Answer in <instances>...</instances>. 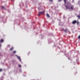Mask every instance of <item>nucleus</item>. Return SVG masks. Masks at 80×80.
Masks as SVG:
<instances>
[{"mask_svg":"<svg viewBox=\"0 0 80 80\" xmlns=\"http://www.w3.org/2000/svg\"><path fill=\"white\" fill-rule=\"evenodd\" d=\"M41 14H42V15L43 14V12H39L38 13V17H40V15H41Z\"/></svg>","mask_w":80,"mask_h":80,"instance_id":"1","label":"nucleus"},{"mask_svg":"<svg viewBox=\"0 0 80 80\" xmlns=\"http://www.w3.org/2000/svg\"><path fill=\"white\" fill-rule=\"evenodd\" d=\"M70 8V9H71V10H73V9H74V7H73V5H71L70 7V8Z\"/></svg>","mask_w":80,"mask_h":80,"instance_id":"2","label":"nucleus"},{"mask_svg":"<svg viewBox=\"0 0 80 80\" xmlns=\"http://www.w3.org/2000/svg\"><path fill=\"white\" fill-rule=\"evenodd\" d=\"M77 22V21H76V20H75L74 21H73L72 22V23L74 24H75V23H76Z\"/></svg>","mask_w":80,"mask_h":80,"instance_id":"3","label":"nucleus"},{"mask_svg":"<svg viewBox=\"0 0 80 80\" xmlns=\"http://www.w3.org/2000/svg\"><path fill=\"white\" fill-rule=\"evenodd\" d=\"M65 7L67 8V9H70V8H69V6H68V5H66L65 6Z\"/></svg>","mask_w":80,"mask_h":80,"instance_id":"4","label":"nucleus"},{"mask_svg":"<svg viewBox=\"0 0 80 80\" xmlns=\"http://www.w3.org/2000/svg\"><path fill=\"white\" fill-rule=\"evenodd\" d=\"M46 16L47 17H48V18H50V15H49V14H46Z\"/></svg>","mask_w":80,"mask_h":80,"instance_id":"5","label":"nucleus"},{"mask_svg":"<svg viewBox=\"0 0 80 80\" xmlns=\"http://www.w3.org/2000/svg\"><path fill=\"white\" fill-rule=\"evenodd\" d=\"M13 50V48L12 47L9 50L10 51H12Z\"/></svg>","mask_w":80,"mask_h":80,"instance_id":"6","label":"nucleus"},{"mask_svg":"<svg viewBox=\"0 0 80 80\" xmlns=\"http://www.w3.org/2000/svg\"><path fill=\"white\" fill-rule=\"evenodd\" d=\"M76 23L77 24V25H78L79 24V23H80V22H79L78 21H76Z\"/></svg>","mask_w":80,"mask_h":80,"instance_id":"7","label":"nucleus"},{"mask_svg":"<svg viewBox=\"0 0 80 80\" xmlns=\"http://www.w3.org/2000/svg\"><path fill=\"white\" fill-rule=\"evenodd\" d=\"M18 59H19V60H20V62H21V59H20V58L19 57H18Z\"/></svg>","mask_w":80,"mask_h":80,"instance_id":"8","label":"nucleus"},{"mask_svg":"<svg viewBox=\"0 0 80 80\" xmlns=\"http://www.w3.org/2000/svg\"><path fill=\"white\" fill-rule=\"evenodd\" d=\"M2 9H3L4 10H5V8L4 6H2Z\"/></svg>","mask_w":80,"mask_h":80,"instance_id":"9","label":"nucleus"},{"mask_svg":"<svg viewBox=\"0 0 80 80\" xmlns=\"http://www.w3.org/2000/svg\"><path fill=\"white\" fill-rule=\"evenodd\" d=\"M63 31H64L65 32H67V29H66V30H64V29H63Z\"/></svg>","mask_w":80,"mask_h":80,"instance_id":"10","label":"nucleus"},{"mask_svg":"<svg viewBox=\"0 0 80 80\" xmlns=\"http://www.w3.org/2000/svg\"><path fill=\"white\" fill-rule=\"evenodd\" d=\"M0 42H3V39H1Z\"/></svg>","mask_w":80,"mask_h":80,"instance_id":"11","label":"nucleus"},{"mask_svg":"<svg viewBox=\"0 0 80 80\" xmlns=\"http://www.w3.org/2000/svg\"><path fill=\"white\" fill-rule=\"evenodd\" d=\"M67 2V0H64V2L65 3H66Z\"/></svg>","mask_w":80,"mask_h":80,"instance_id":"12","label":"nucleus"},{"mask_svg":"<svg viewBox=\"0 0 80 80\" xmlns=\"http://www.w3.org/2000/svg\"><path fill=\"white\" fill-rule=\"evenodd\" d=\"M16 52H16V51H13V53H16Z\"/></svg>","mask_w":80,"mask_h":80,"instance_id":"13","label":"nucleus"},{"mask_svg":"<svg viewBox=\"0 0 80 80\" xmlns=\"http://www.w3.org/2000/svg\"><path fill=\"white\" fill-rule=\"evenodd\" d=\"M78 38H79V39H80V35H79L78 37Z\"/></svg>","mask_w":80,"mask_h":80,"instance_id":"14","label":"nucleus"},{"mask_svg":"<svg viewBox=\"0 0 80 80\" xmlns=\"http://www.w3.org/2000/svg\"><path fill=\"white\" fill-rule=\"evenodd\" d=\"M49 1H50V2H53V0H49Z\"/></svg>","mask_w":80,"mask_h":80,"instance_id":"15","label":"nucleus"},{"mask_svg":"<svg viewBox=\"0 0 80 80\" xmlns=\"http://www.w3.org/2000/svg\"><path fill=\"white\" fill-rule=\"evenodd\" d=\"M2 69H0V72H2Z\"/></svg>","mask_w":80,"mask_h":80,"instance_id":"16","label":"nucleus"},{"mask_svg":"<svg viewBox=\"0 0 80 80\" xmlns=\"http://www.w3.org/2000/svg\"><path fill=\"white\" fill-rule=\"evenodd\" d=\"M18 67H21V66L19 65H18Z\"/></svg>","mask_w":80,"mask_h":80,"instance_id":"17","label":"nucleus"},{"mask_svg":"<svg viewBox=\"0 0 80 80\" xmlns=\"http://www.w3.org/2000/svg\"><path fill=\"white\" fill-rule=\"evenodd\" d=\"M59 2H61V1H62V0H58Z\"/></svg>","mask_w":80,"mask_h":80,"instance_id":"18","label":"nucleus"},{"mask_svg":"<svg viewBox=\"0 0 80 80\" xmlns=\"http://www.w3.org/2000/svg\"><path fill=\"white\" fill-rule=\"evenodd\" d=\"M2 45L1 44H0V46H1Z\"/></svg>","mask_w":80,"mask_h":80,"instance_id":"19","label":"nucleus"}]
</instances>
